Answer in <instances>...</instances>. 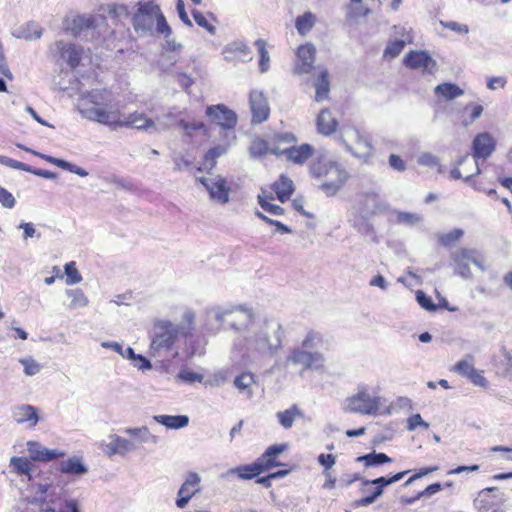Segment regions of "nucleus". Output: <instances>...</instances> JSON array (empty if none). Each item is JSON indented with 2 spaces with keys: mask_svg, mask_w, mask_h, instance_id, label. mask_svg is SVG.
<instances>
[{
  "mask_svg": "<svg viewBox=\"0 0 512 512\" xmlns=\"http://www.w3.org/2000/svg\"><path fill=\"white\" fill-rule=\"evenodd\" d=\"M192 16L198 26L207 30L209 33L214 34L216 31L215 26L208 20V18L199 10H192Z\"/></svg>",
  "mask_w": 512,
  "mask_h": 512,
  "instance_id": "obj_48",
  "label": "nucleus"
},
{
  "mask_svg": "<svg viewBox=\"0 0 512 512\" xmlns=\"http://www.w3.org/2000/svg\"><path fill=\"white\" fill-rule=\"evenodd\" d=\"M318 462L321 466L324 467L325 471L327 472L334 466L336 462V457L333 454L322 453L318 456Z\"/></svg>",
  "mask_w": 512,
  "mask_h": 512,
  "instance_id": "obj_61",
  "label": "nucleus"
},
{
  "mask_svg": "<svg viewBox=\"0 0 512 512\" xmlns=\"http://www.w3.org/2000/svg\"><path fill=\"white\" fill-rule=\"evenodd\" d=\"M182 49V44L177 43L175 40L168 39L162 46L161 55L162 57L173 60V63H176L180 58Z\"/></svg>",
  "mask_w": 512,
  "mask_h": 512,
  "instance_id": "obj_38",
  "label": "nucleus"
},
{
  "mask_svg": "<svg viewBox=\"0 0 512 512\" xmlns=\"http://www.w3.org/2000/svg\"><path fill=\"white\" fill-rule=\"evenodd\" d=\"M64 270L67 277L66 283L68 285H74L82 281V276L79 273L74 261L65 264Z\"/></svg>",
  "mask_w": 512,
  "mask_h": 512,
  "instance_id": "obj_45",
  "label": "nucleus"
},
{
  "mask_svg": "<svg viewBox=\"0 0 512 512\" xmlns=\"http://www.w3.org/2000/svg\"><path fill=\"white\" fill-rule=\"evenodd\" d=\"M27 449L31 460L38 462H50L65 456L64 451L48 449L37 441H28Z\"/></svg>",
  "mask_w": 512,
  "mask_h": 512,
  "instance_id": "obj_18",
  "label": "nucleus"
},
{
  "mask_svg": "<svg viewBox=\"0 0 512 512\" xmlns=\"http://www.w3.org/2000/svg\"><path fill=\"white\" fill-rule=\"evenodd\" d=\"M256 215L258 218H260L261 220H263L264 222L270 224V225H273L275 226L279 231L283 232V233H287L289 232V228L283 224L282 222L280 221H277V220H273L269 217H267L266 215H264L263 213L261 212H256Z\"/></svg>",
  "mask_w": 512,
  "mask_h": 512,
  "instance_id": "obj_60",
  "label": "nucleus"
},
{
  "mask_svg": "<svg viewBox=\"0 0 512 512\" xmlns=\"http://www.w3.org/2000/svg\"><path fill=\"white\" fill-rule=\"evenodd\" d=\"M0 163L4 164L10 168H13V169H18V170H22V171H26V172L32 171V169L29 165H27L23 162L5 157V156H0Z\"/></svg>",
  "mask_w": 512,
  "mask_h": 512,
  "instance_id": "obj_54",
  "label": "nucleus"
},
{
  "mask_svg": "<svg viewBox=\"0 0 512 512\" xmlns=\"http://www.w3.org/2000/svg\"><path fill=\"white\" fill-rule=\"evenodd\" d=\"M20 363L24 367V373L27 376H33L40 372L41 366L37 363L33 358H23L20 359Z\"/></svg>",
  "mask_w": 512,
  "mask_h": 512,
  "instance_id": "obj_51",
  "label": "nucleus"
},
{
  "mask_svg": "<svg viewBox=\"0 0 512 512\" xmlns=\"http://www.w3.org/2000/svg\"><path fill=\"white\" fill-rule=\"evenodd\" d=\"M10 466L13 472L20 476H27L31 479V472L33 468L32 462L24 457L14 456L10 459Z\"/></svg>",
  "mask_w": 512,
  "mask_h": 512,
  "instance_id": "obj_35",
  "label": "nucleus"
},
{
  "mask_svg": "<svg viewBox=\"0 0 512 512\" xmlns=\"http://www.w3.org/2000/svg\"><path fill=\"white\" fill-rule=\"evenodd\" d=\"M297 142V138L293 133L283 132L273 135L271 142L263 137H254L249 145V154L253 158H262L268 154L273 155V150L282 144H293Z\"/></svg>",
  "mask_w": 512,
  "mask_h": 512,
  "instance_id": "obj_8",
  "label": "nucleus"
},
{
  "mask_svg": "<svg viewBox=\"0 0 512 512\" xmlns=\"http://www.w3.org/2000/svg\"><path fill=\"white\" fill-rule=\"evenodd\" d=\"M0 203L6 208H13L16 201L9 191L0 187Z\"/></svg>",
  "mask_w": 512,
  "mask_h": 512,
  "instance_id": "obj_59",
  "label": "nucleus"
},
{
  "mask_svg": "<svg viewBox=\"0 0 512 512\" xmlns=\"http://www.w3.org/2000/svg\"><path fill=\"white\" fill-rule=\"evenodd\" d=\"M196 180L206 188L212 200L220 204L229 202L232 187L231 183L226 178L217 175L211 180L205 177H197Z\"/></svg>",
  "mask_w": 512,
  "mask_h": 512,
  "instance_id": "obj_12",
  "label": "nucleus"
},
{
  "mask_svg": "<svg viewBox=\"0 0 512 512\" xmlns=\"http://www.w3.org/2000/svg\"><path fill=\"white\" fill-rule=\"evenodd\" d=\"M55 45L60 56L67 61L71 68L79 66L83 55L82 47L64 41H57Z\"/></svg>",
  "mask_w": 512,
  "mask_h": 512,
  "instance_id": "obj_21",
  "label": "nucleus"
},
{
  "mask_svg": "<svg viewBox=\"0 0 512 512\" xmlns=\"http://www.w3.org/2000/svg\"><path fill=\"white\" fill-rule=\"evenodd\" d=\"M233 472L237 474L240 479L249 480L259 476L262 472H264V469L261 466V463L257 460L251 464L238 466L233 470Z\"/></svg>",
  "mask_w": 512,
  "mask_h": 512,
  "instance_id": "obj_33",
  "label": "nucleus"
},
{
  "mask_svg": "<svg viewBox=\"0 0 512 512\" xmlns=\"http://www.w3.org/2000/svg\"><path fill=\"white\" fill-rule=\"evenodd\" d=\"M317 132L324 136H330L339 128L337 118L332 114L328 108L321 109L316 118Z\"/></svg>",
  "mask_w": 512,
  "mask_h": 512,
  "instance_id": "obj_22",
  "label": "nucleus"
},
{
  "mask_svg": "<svg viewBox=\"0 0 512 512\" xmlns=\"http://www.w3.org/2000/svg\"><path fill=\"white\" fill-rule=\"evenodd\" d=\"M250 110L252 114V123L261 124L265 122L270 115V108L266 97L260 91H252L249 95Z\"/></svg>",
  "mask_w": 512,
  "mask_h": 512,
  "instance_id": "obj_14",
  "label": "nucleus"
},
{
  "mask_svg": "<svg viewBox=\"0 0 512 512\" xmlns=\"http://www.w3.org/2000/svg\"><path fill=\"white\" fill-rule=\"evenodd\" d=\"M227 149L223 145H216L210 148L204 155L203 161L200 167L197 168V171H211L215 168L217 159L226 153Z\"/></svg>",
  "mask_w": 512,
  "mask_h": 512,
  "instance_id": "obj_29",
  "label": "nucleus"
},
{
  "mask_svg": "<svg viewBox=\"0 0 512 512\" xmlns=\"http://www.w3.org/2000/svg\"><path fill=\"white\" fill-rule=\"evenodd\" d=\"M155 420L171 429L183 428L189 423V418L186 415H158L155 416Z\"/></svg>",
  "mask_w": 512,
  "mask_h": 512,
  "instance_id": "obj_34",
  "label": "nucleus"
},
{
  "mask_svg": "<svg viewBox=\"0 0 512 512\" xmlns=\"http://www.w3.org/2000/svg\"><path fill=\"white\" fill-rule=\"evenodd\" d=\"M82 113L85 117L112 128L131 127L139 130H148L154 127V121L144 113L139 112H133L123 117L118 108H111L109 110L106 108H92L83 110Z\"/></svg>",
  "mask_w": 512,
  "mask_h": 512,
  "instance_id": "obj_3",
  "label": "nucleus"
},
{
  "mask_svg": "<svg viewBox=\"0 0 512 512\" xmlns=\"http://www.w3.org/2000/svg\"><path fill=\"white\" fill-rule=\"evenodd\" d=\"M178 378L187 383H194L202 382L203 375L196 373L193 370L185 368L179 372Z\"/></svg>",
  "mask_w": 512,
  "mask_h": 512,
  "instance_id": "obj_52",
  "label": "nucleus"
},
{
  "mask_svg": "<svg viewBox=\"0 0 512 512\" xmlns=\"http://www.w3.org/2000/svg\"><path fill=\"white\" fill-rule=\"evenodd\" d=\"M254 383L255 376L251 372H243L234 379V385L239 391L249 389Z\"/></svg>",
  "mask_w": 512,
  "mask_h": 512,
  "instance_id": "obj_44",
  "label": "nucleus"
},
{
  "mask_svg": "<svg viewBox=\"0 0 512 512\" xmlns=\"http://www.w3.org/2000/svg\"><path fill=\"white\" fill-rule=\"evenodd\" d=\"M315 101L321 102L329 97L330 93V75L326 68L319 71L314 80Z\"/></svg>",
  "mask_w": 512,
  "mask_h": 512,
  "instance_id": "obj_25",
  "label": "nucleus"
},
{
  "mask_svg": "<svg viewBox=\"0 0 512 512\" xmlns=\"http://www.w3.org/2000/svg\"><path fill=\"white\" fill-rule=\"evenodd\" d=\"M96 23L97 18L93 15H75L65 19L64 30L66 33L76 37L85 30L95 28Z\"/></svg>",
  "mask_w": 512,
  "mask_h": 512,
  "instance_id": "obj_16",
  "label": "nucleus"
},
{
  "mask_svg": "<svg viewBox=\"0 0 512 512\" xmlns=\"http://www.w3.org/2000/svg\"><path fill=\"white\" fill-rule=\"evenodd\" d=\"M472 362H473V357L471 355H468L465 359L458 361L452 367V371L467 378L471 374V372L475 369Z\"/></svg>",
  "mask_w": 512,
  "mask_h": 512,
  "instance_id": "obj_42",
  "label": "nucleus"
},
{
  "mask_svg": "<svg viewBox=\"0 0 512 512\" xmlns=\"http://www.w3.org/2000/svg\"><path fill=\"white\" fill-rule=\"evenodd\" d=\"M405 47V42L401 39H396L388 43L384 50V57L395 58Z\"/></svg>",
  "mask_w": 512,
  "mask_h": 512,
  "instance_id": "obj_49",
  "label": "nucleus"
},
{
  "mask_svg": "<svg viewBox=\"0 0 512 512\" xmlns=\"http://www.w3.org/2000/svg\"><path fill=\"white\" fill-rule=\"evenodd\" d=\"M320 342H322V336L318 332H308L305 339L302 341V347L293 349L288 357V361L294 365H300L302 371L323 368V355L319 352H309L305 350L306 348H312L314 344Z\"/></svg>",
  "mask_w": 512,
  "mask_h": 512,
  "instance_id": "obj_5",
  "label": "nucleus"
},
{
  "mask_svg": "<svg viewBox=\"0 0 512 512\" xmlns=\"http://www.w3.org/2000/svg\"><path fill=\"white\" fill-rule=\"evenodd\" d=\"M200 477L195 472L188 473L184 483L178 491L176 505L178 508L186 507L189 500L200 491Z\"/></svg>",
  "mask_w": 512,
  "mask_h": 512,
  "instance_id": "obj_15",
  "label": "nucleus"
},
{
  "mask_svg": "<svg viewBox=\"0 0 512 512\" xmlns=\"http://www.w3.org/2000/svg\"><path fill=\"white\" fill-rule=\"evenodd\" d=\"M59 472L71 476H80L86 474L88 469L83 463L82 458L78 456L69 457L62 461L58 467Z\"/></svg>",
  "mask_w": 512,
  "mask_h": 512,
  "instance_id": "obj_27",
  "label": "nucleus"
},
{
  "mask_svg": "<svg viewBox=\"0 0 512 512\" xmlns=\"http://www.w3.org/2000/svg\"><path fill=\"white\" fill-rule=\"evenodd\" d=\"M257 199L260 207L267 213L275 216H281L284 214L285 210L283 207L272 203V201L275 200V197L266 187H262L260 189Z\"/></svg>",
  "mask_w": 512,
  "mask_h": 512,
  "instance_id": "obj_26",
  "label": "nucleus"
},
{
  "mask_svg": "<svg viewBox=\"0 0 512 512\" xmlns=\"http://www.w3.org/2000/svg\"><path fill=\"white\" fill-rule=\"evenodd\" d=\"M495 146L496 141L489 133L484 132L476 135L472 145L474 159L488 158L495 150Z\"/></svg>",
  "mask_w": 512,
  "mask_h": 512,
  "instance_id": "obj_19",
  "label": "nucleus"
},
{
  "mask_svg": "<svg viewBox=\"0 0 512 512\" xmlns=\"http://www.w3.org/2000/svg\"><path fill=\"white\" fill-rule=\"evenodd\" d=\"M255 45L258 49V53L260 56L259 68H260L261 72H265V71H267L268 64H269V53L266 49V42L263 39H258L255 42Z\"/></svg>",
  "mask_w": 512,
  "mask_h": 512,
  "instance_id": "obj_47",
  "label": "nucleus"
},
{
  "mask_svg": "<svg viewBox=\"0 0 512 512\" xmlns=\"http://www.w3.org/2000/svg\"><path fill=\"white\" fill-rule=\"evenodd\" d=\"M482 371L474 369L471 374L467 377L475 386H479L481 388H488V381L483 376Z\"/></svg>",
  "mask_w": 512,
  "mask_h": 512,
  "instance_id": "obj_57",
  "label": "nucleus"
},
{
  "mask_svg": "<svg viewBox=\"0 0 512 512\" xmlns=\"http://www.w3.org/2000/svg\"><path fill=\"white\" fill-rule=\"evenodd\" d=\"M379 5V0H349L345 6L346 19L355 20L367 17L372 12V5Z\"/></svg>",
  "mask_w": 512,
  "mask_h": 512,
  "instance_id": "obj_20",
  "label": "nucleus"
},
{
  "mask_svg": "<svg viewBox=\"0 0 512 512\" xmlns=\"http://www.w3.org/2000/svg\"><path fill=\"white\" fill-rule=\"evenodd\" d=\"M416 300L422 308L428 311H435L437 309V306L433 303L432 299L421 290L416 292Z\"/></svg>",
  "mask_w": 512,
  "mask_h": 512,
  "instance_id": "obj_53",
  "label": "nucleus"
},
{
  "mask_svg": "<svg viewBox=\"0 0 512 512\" xmlns=\"http://www.w3.org/2000/svg\"><path fill=\"white\" fill-rule=\"evenodd\" d=\"M339 141L357 157L368 156L373 150L369 134L354 124L347 123L342 126Z\"/></svg>",
  "mask_w": 512,
  "mask_h": 512,
  "instance_id": "obj_6",
  "label": "nucleus"
},
{
  "mask_svg": "<svg viewBox=\"0 0 512 512\" xmlns=\"http://www.w3.org/2000/svg\"><path fill=\"white\" fill-rule=\"evenodd\" d=\"M18 147L23 149V150H25V151L31 152V153H33V154H35V155L45 159L46 161L56 165L57 167L66 168L68 166V163L66 161L62 160V159H58V158H54L52 156L40 154V153H38L36 151H32L31 149L24 147L23 145H18Z\"/></svg>",
  "mask_w": 512,
  "mask_h": 512,
  "instance_id": "obj_55",
  "label": "nucleus"
},
{
  "mask_svg": "<svg viewBox=\"0 0 512 512\" xmlns=\"http://www.w3.org/2000/svg\"><path fill=\"white\" fill-rule=\"evenodd\" d=\"M287 449L286 444H275L269 446L265 452L258 458L264 471H267L273 467L280 466L281 463L277 461L278 456Z\"/></svg>",
  "mask_w": 512,
  "mask_h": 512,
  "instance_id": "obj_23",
  "label": "nucleus"
},
{
  "mask_svg": "<svg viewBox=\"0 0 512 512\" xmlns=\"http://www.w3.org/2000/svg\"><path fill=\"white\" fill-rule=\"evenodd\" d=\"M435 93L446 100H451L463 95L464 91L453 83H442L435 88Z\"/></svg>",
  "mask_w": 512,
  "mask_h": 512,
  "instance_id": "obj_37",
  "label": "nucleus"
},
{
  "mask_svg": "<svg viewBox=\"0 0 512 512\" xmlns=\"http://www.w3.org/2000/svg\"><path fill=\"white\" fill-rule=\"evenodd\" d=\"M179 126L184 130L185 135L188 137H192L194 131H203L204 134L208 133L207 126L200 121L188 122L182 120L179 122Z\"/></svg>",
  "mask_w": 512,
  "mask_h": 512,
  "instance_id": "obj_43",
  "label": "nucleus"
},
{
  "mask_svg": "<svg viewBox=\"0 0 512 512\" xmlns=\"http://www.w3.org/2000/svg\"><path fill=\"white\" fill-rule=\"evenodd\" d=\"M464 235V232L460 228H455L449 232L438 235V242L445 247H449L452 244L458 242Z\"/></svg>",
  "mask_w": 512,
  "mask_h": 512,
  "instance_id": "obj_40",
  "label": "nucleus"
},
{
  "mask_svg": "<svg viewBox=\"0 0 512 512\" xmlns=\"http://www.w3.org/2000/svg\"><path fill=\"white\" fill-rule=\"evenodd\" d=\"M41 512H80L79 506L76 500H65L57 511L53 507L42 508Z\"/></svg>",
  "mask_w": 512,
  "mask_h": 512,
  "instance_id": "obj_50",
  "label": "nucleus"
},
{
  "mask_svg": "<svg viewBox=\"0 0 512 512\" xmlns=\"http://www.w3.org/2000/svg\"><path fill=\"white\" fill-rule=\"evenodd\" d=\"M267 189L273 193L275 199L279 200L281 203H285L293 195L295 185L289 176L281 174Z\"/></svg>",
  "mask_w": 512,
  "mask_h": 512,
  "instance_id": "obj_17",
  "label": "nucleus"
},
{
  "mask_svg": "<svg viewBox=\"0 0 512 512\" xmlns=\"http://www.w3.org/2000/svg\"><path fill=\"white\" fill-rule=\"evenodd\" d=\"M205 115L211 125L218 126L222 130H234L238 123L237 114L224 104L207 106Z\"/></svg>",
  "mask_w": 512,
  "mask_h": 512,
  "instance_id": "obj_10",
  "label": "nucleus"
},
{
  "mask_svg": "<svg viewBox=\"0 0 512 512\" xmlns=\"http://www.w3.org/2000/svg\"><path fill=\"white\" fill-rule=\"evenodd\" d=\"M409 471L396 473L391 477H379L373 480H362L359 491L362 498L357 501L359 506H367L373 503L382 493L386 486L400 481Z\"/></svg>",
  "mask_w": 512,
  "mask_h": 512,
  "instance_id": "obj_7",
  "label": "nucleus"
},
{
  "mask_svg": "<svg viewBox=\"0 0 512 512\" xmlns=\"http://www.w3.org/2000/svg\"><path fill=\"white\" fill-rule=\"evenodd\" d=\"M308 174L327 197L337 195L348 183L351 175L346 166L326 155H318L308 164Z\"/></svg>",
  "mask_w": 512,
  "mask_h": 512,
  "instance_id": "obj_1",
  "label": "nucleus"
},
{
  "mask_svg": "<svg viewBox=\"0 0 512 512\" xmlns=\"http://www.w3.org/2000/svg\"><path fill=\"white\" fill-rule=\"evenodd\" d=\"M389 164L394 170L400 172L406 169L405 161L399 155L396 154H391L389 156Z\"/></svg>",
  "mask_w": 512,
  "mask_h": 512,
  "instance_id": "obj_64",
  "label": "nucleus"
},
{
  "mask_svg": "<svg viewBox=\"0 0 512 512\" xmlns=\"http://www.w3.org/2000/svg\"><path fill=\"white\" fill-rule=\"evenodd\" d=\"M442 486L440 483H433L428 485L424 490L420 491L414 498L406 500L407 503H412L415 500L423 497V496H431L441 490Z\"/></svg>",
  "mask_w": 512,
  "mask_h": 512,
  "instance_id": "obj_56",
  "label": "nucleus"
},
{
  "mask_svg": "<svg viewBox=\"0 0 512 512\" xmlns=\"http://www.w3.org/2000/svg\"><path fill=\"white\" fill-rule=\"evenodd\" d=\"M314 153L315 148L311 144L302 143L296 145V142L293 144H282L273 150V155L277 157L284 156L289 163L299 166L304 165L313 157Z\"/></svg>",
  "mask_w": 512,
  "mask_h": 512,
  "instance_id": "obj_9",
  "label": "nucleus"
},
{
  "mask_svg": "<svg viewBox=\"0 0 512 512\" xmlns=\"http://www.w3.org/2000/svg\"><path fill=\"white\" fill-rule=\"evenodd\" d=\"M357 461L363 463L366 467H369V466L381 465L384 463H390V462H392V459L385 453L372 452V453L358 457Z\"/></svg>",
  "mask_w": 512,
  "mask_h": 512,
  "instance_id": "obj_39",
  "label": "nucleus"
},
{
  "mask_svg": "<svg viewBox=\"0 0 512 512\" xmlns=\"http://www.w3.org/2000/svg\"><path fill=\"white\" fill-rule=\"evenodd\" d=\"M473 254L472 250L466 248H461L453 254V261L460 269H462V275H466L465 270L469 271V263L474 261Z\"/></svg>",
  "mask_w": 512,
  "mask_h": 512,
  "instance_id": "obj_36",
  "label": "nucleus"
},
{
  "mask_svg": "<svg viewBox=\"0 0 512 512\" xmlns=\"http://www.w3.org/2000/svg\"><path fill=\"white\" fill-rule=\"evenodd\" d=\"M316 59V48L311 43L300 45L296 50L293 72L296 75H304L312 72Z\"/></svg>",
  "mask_w": 512,
  "mask_h": 512,
  "instance_id": "obj_13",
  "label": "nucleus"
},
{
  "mask_svg": "<svg viewBox=\"0 0 512 512\" xmlns=\"http://www.w3.org/2000/svg\"><path fill=\"white\" fill-rule=\"evenodd\" d=\"M276 417L284 429H290L296 419L303 417V412L297 404H293L288 409L279 411Z\"/></svg>",
  "mask_w": 512,
  "mask_h": 512,
  "instance_id": "obj_30",
  "label": "nucleus"
},
{
  "mask_svg": "<svg viewBox=\"0 0 512 512\" xmlns=\"http://www.w3.org/2000/svg\"><path fill=\"white\" fill-rule=\"evenodd\" d=\"M467 162H469V155L466 154L465 156H463L459 162H458V166L454 167L451 171H450V177L454 180H459V179H465V180H468L470 179L472 176L476 175V174H479L480 173V169L478 167V162L477 160L475 159L473 163H470L471 165V168L470 169H467V168H464V172H462L459 168V166H462L464 164H466Z\"/></svg>",
  "mask_w": 512,
  "mask_h": 512,
  "instance_id": "obj_28",
  "label": "nucleus"
},
{
  "mask_svg": "<svg viewBox=\"0 0 512 512\" xmlns=\"http://www.w3.org/2000/svg\"><path fill=\"white\" fill-rule=\"evenodd\" d=\"M404 63L411 69H428L435 66V62L425 51H410L404 58Z\"/></svg>",
  "mask_w": 512,
  "mask_h": 512,
  "instance_id": "obj_24",
  "label": "nucleus"
},
{
  "mask_svg": "<svg viewBox=\"0 0 512 512\" xmlns=\"http://www.w3.org/2000/svg\"><path fill=\"white\" fill-rule=\"evenodd\" d=\"M132 448L129 440L116 436L109 444L110 454H125Z\"/></svg>",
  "mask_w": 512,
  "mask_h": 512,
  "instance_id": "obj_41",
  "label": "nucleus"
},
{
  "mask_svg": "<svg viewBox=\"0 0 512 512\" xmlns=\"http://www.w3.org/2000/svg\"><path fill=\"white\" fill-rule=\"evenodd\" d=\"M181 330L170 321L160 320L155 322L149 354L152 357L165 356L172 352L180 338Z\"/></svg>",
  "mask_w": 512,
  "mask_h": 512,
  "instance_id": "obj_4",
  "label": "nucleus"
},
{
  "mask_svg": "<svg viewBox=\"0 0 512 512\" xmlns=\"http://www.w3.org/2000/svg\"><path fill=\"white\" fill-rule=\"evenodd\" d=\"M316 22V15L310 11H307L296 17L295 27L300 35L305 36L312 30Z\"/></svg>",
  "mask_w": 512,
  "mask_h": 512,
  "instance_id": "obj_31",
  "label": "nucleus"
},
{
  "mask_svg": "<svg viewBox=\"0 0 512 512\" xmlns=\"http://www.w3.org/2000/svg\"><path fill=\"white\" fill-rule=\"evenodd\" d=\"M438 470V466H432V467H423L418 469L406 482L405 486L410 485L413 481L416 479H419L427 474H430L432 472H435Z\"/></svg>",
  "mask_w": 512,
  "mask_h": 512,
  "instance_id": "obj_58",
  "label": "nucleus"
},
{
  "mask_svg": "<svg viewBox=\"0 0 512 512\" xmlns=\"http://www.w3.org/2000/svg\"><path fill=\"white\" fill-rule=\"evenodd\" d=\"M176 9H177V12H178V15H179V18L181 19V21L188 27H192L193 26V23L192 21L190 20L186 10H185V5H184V2L182 0H178L177 3H176Z\"/></svg>",
  "mask_w": 512,
  "mask_h": 512,
  "instance_id": "obj_63",
  "label": "nucleus"
},
{
  "mask_svg": "<svg viewBox=\"0 0 512 512\" xmlns=\"http://www.w3.org/2000/svg\"><path fill=\"white\" fill-rule=\"evenodd\" d=\"M253 347L258 351L271 350V345L268 343V338L265 335H259L252 341Z\"/></svg>",
  "mask_w": 512,
  "mask_h": 512,
  "instance_id": "obj_62",
  "label": "nucleus"
},
{
  "mask_svg": "<svg viewBox=\"0 0 512 512\" xmlns=\"http://www.w3.org/2000/svg\"><path fill=\"white\" fill-rule=\"evenodd\" d=\"M136 11L132 15L131 23L135 32L145 34L151 32L155 26L157 34L169 38L172 29L169 26L160 5L155 0L139 1Z\"/></svg>",
  "mask_w": 512,
  "mask_h": 512,
  "instance_id": "obj_2",
  "label": "nucleus"
},
{
  "mask_svg": "<svg viewBox=\"0 0 512 512\" xmlns=\"http://www.w3.org/2000/svg\"><path fill=\"white\" fill-rule=\"evenodd\" d=\"M67 295L70 298V307L79 308L84 307L88 304V300L80 289L68 290Z\"/></svg>",
  "mask_w": 512,
  "mask_h": 512,
  "instance_id": "obj_46",
  "label": "nucleus"
},
{
  "mask_svg": "<svg viewBox=\"0 0 512 512\" xmlns=\"http://www.w3.org/2000/svg\"><path fill=\"white\" fill-rule=\"evenodd\" d=\"M16 421L18 423H29L34 427L37 425L39 418L36 409L31 405H22L15 413Z\"/></svg>",
  "mask_w": 512,
  "mask_h": 512,
  "instance_id": "obj_32",
  "label": "nucleus"
},
{
  "mask_svg": "<svg viewBox=\"0 0 512 512\" xmlns=\"http://www.w3.org/2000/svg\"><path fill=\"white\" fill-rule=\"evenodd\" d=\"M380 400L371 396L367 391H358L355 395L346 399V410L360 414H375L379 410Z\"/></svg>",
  "mask_w": 512,
  "mask_h": 512,
  "instance_id": "obj_11",
  "label": "nucleus"
}]
</instances>
